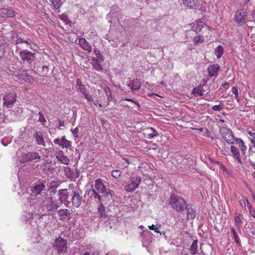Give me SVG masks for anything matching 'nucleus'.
<instances>
[{"instance_id": "f257e3e1", "label": "nucleus", "mask_w": 255, "mask_h": 255, "mask_svg": "<svg viewBox=\"0 0 255 255\" xmlns=\"http://www.w3.org/2000/svg\"><path fill=\"white\" fill-rule=\"evenodd\" d=\"M58 195L61 202L68 206L70 204L76 208L80 206L83 200L82 191L79 189H61L58 191Z\"/></svg>"}, {"instance_id": "f03ea898", "label": "nucleus", "mask_w": 255, "mask_h": 255, "mask_svg": "<svg viewBox=\"0 0 255 255\" xmlns=\"http://www.w3.org/2000/svg\"><path fill=\"white\" fill-rule=\"evenodd\" d=\"M39 206L34 212L40 215H52L59 206L51 198L43 196L37 198Z\"/></svg>"}, {"instance_id": "7ed1b4c3", "label": "nucleus", "mask_w": 255, "mask_h": 255, "mask_svg": "<svg viewBox=\"0 0 255 255\" xmlns=\"http://www.w3.org/2000/svg\"><path fill=\"white\" fill-rule=\"evenodd\" d=\"M168 204L176 212L182 213L185 211L187 203L182 197L172 193L168 199Z\"/></svg>"}, {"instance_id": "20e7f679", "label": "nucleus", "mask_w": 255, "mask_h": 255, "mask_svg": "<svg viewBox=\"0 0 255 255\" xmlns=\"http://www.w3.org/2000/svg\"><path fill=\"white\" fill-rule=\"evenodd\" d=\"M40 160L41 156L39 153L36 151H30L23 153L21 156L20 162L21 163H26L30 161L37 162L40 161Z\"/></svg>"}, {"instance_id": "39448f33", "label": "nucleus", "mask_w": 255, "mask_h": 255, "mask_svg": "<svg viewBox=\"0 0 255 255\" xmlns=\"http://www.w3.org/2000/svg\"><path fill=\"white\" fill-rule=\"evenodd\" d=\"M53 247L58 254L61 255L67 252L68 247L67 241L59 237L55 239L53 244Z\"/></svg>"}, {"instance_id": "423d86ee", "label": "nucleus", "mask_w": 255, "mask_h": 255, "mask_svg": "<svg viewBox=\"0 0 255 255\" xmlns=\"http://www.w3.org/2000/svg\"><path fill=\"white\" fill-rule=\"evenodd\" d=\"M220 132L224 140L230 144H234L236 138L235 137L231 130L226 127H222L220 128Z\"/></svg>"}, {"instance_id": "0eeeda50", "label": "nucleus", "mask_w": 255, "mask_h": 255, "mask_svg": "<svg viewBox=\"0 0 255 255\" xmlns=\"http://www.w3.org/2000/svg\"><path fill=\"white\" fill-rule=\"evenodd\" d=\"M17 99L15 93H7L3 96V107L7 109L12 107Z\"/></svg>"}, {"instance_id": "6e6552de", "label": "nucleus", "mask_w": 255, "mask_h": 255, "mask_svg": "<svg viewBox=\"0 0 255 255\" xmlns=\"http://www.w3.org/2000/svg\"><path fill=\"white\" fill-rule=\"evenodd\" d=\"M141 179L140 176H133L129 183L125 186V190L128 192H133L139 185Z\"/></svg>"}, {"instance_id": "1a4fd4ad", "label": "nucleus", "mask_w": 255, "mask_h": 255, "mask_svg": "<svg viewBox=\"0 0 255 255\" xmlns=\"http://www.w3.org/2000/svg\"><path fill=\"white\" fill-rule=\"evenodd\" d=\"M19 54L21 60L24 62H27L31 64L35 59V53H32L27 50H23L19 52Z\"/></svg>"}, {"instance_id": "9d476101", "label": "nucleus", "mask_w": 255, "mask_h": 255, "mask_svg": "<svg viewBox=\"0 0 255 255\" xmlns=\"http://www.w3.org/2000/svg\"><path fill=\"white\" fill-rule=\"evenodd\" d=\"M246 16L247 11L246 10L241 9L237 11L235 16V20L238 26H242L245 23Z\"/></svg>"}, {"instance_id": "9b49d317", "label": "nucleus", "mask_w": 255, "mask_h": 255, "mask_svg": "<svg viewBox=\"0 0 255 255\" xmlns=\"http://www.w3.org/2000/svg\"><path fill=\"white\" fill-rule=\"evenodd\" d=\"M152 235L151 233L148 230L144 231L140 234V237L141 238V241L143 247H147L149 245V244L151 242Z\"/></svg>"}, {"instance_id": "f8f14e48", "label": "nucleus", "mask_w": 255, "mask_h": 255, "mask_svg": "<svg viewBox=\"0 0 255 255\" xmlns=\"http://www.w3.org/2000/svg\"><path fill=\"white\" fill-rule=\"evenodd\" d=\"M45 188V184L43 182H39L38 183H35V184L30 188V191L32 195L37 196L40 194L41 192L43 191Z\"/></svg>"}, {"instance_id": "ddd939ff", "label": "nucleus", "mask_w": 255, "mask_h": 255, "mask_svg": "<svg viewBox=\"0 0 255 255\" xmlns=\"http://www.w3.org/2000/svg\"><path fill=\"white\" fill-rule=\"evenodd\" d=\"M16 13L13 9L8 8H0V16L4 18H11L15 16Z\"/></svg>"}, {"instance_id": "4468645a", "label": "nucleus", "mask_w": 255, "mask_h": 255, "mask_svg": "<svg viewBox=\"0 0 255 255\" xmlns=\"http://www.w3.org/2000/svg\"><path fill=\"white\" fill-rule=\"evenodd\" d=\"M15 42L16 44L24 43H26L28 46H29V48L31 49H34L35 47L37 46L35 44V43L30 38L25 39L24 38L16 37V40H15Z\"/></svg>"}, {"instance_id": "2eb2a0df", "label": "nucleus", "mask_w": 255, "mask_h": 255, "mask_svg": "<svg viewBox=\"0 0 255 255\" xmlns=\"http://www.w3.org/2000/svg\"><path fill=\"white\" fill-rule=\"evenodd\" d=\"M78 44L84 50L91 52L92 51V47L90 43L84 38L79 39Z\"/></svg>"}, {"instance_id": "dca6fc26", "label": "nucleus", "mask_w": 255, "mask_h": 255, "mask_svg": "<svg viewBox=\"0 0 255 255\" xmlns=\"http://www.w3.org/2000/svg\"><path fill=\"white\" fill-rule=\"evenodd\" d=\"M95 189L98 193H103L106 191V187L101 179L98 178L95 180Z\"/></svg>"}, {"instance_id": "f3484780", "label": "nucleus", "mask_w": 255, "mask_h": 255, "mask_svg": "<svg viewBox=\"0 0 255 255\" xmlns=\"http://www.w3.org/2000/svg\"><path fill=\"white\" fill-rule=\"evenodd\" d=\"M56 157L60 162L63 164L68 165L69 160L68 157L64 155L63 151L58 150L56 152Z\"/></svg>"}, {"instance_id": "a211bd4d", "label": "nucleus", "mask_w": 255, "mask_h": 255, "mask_svg": "<svg viewBox=\"0 0 255 255\" xmlns=\"http://www.w3.org/2000/svg\"><path fill=\"white\" fill-rule=\"evenodd\" d=\"M60 219L64 221H68L70 219V214L69 210L67 209H61L58 211Z\"/></svg>"}, {"instance_id": "6ab92c4d", "label": "nucleus", "mask_w": 255, "mask_h": 255, "mask_svg": "<svg viewBox=\"0 0 255 255\" xmlns=\"http://www.w3.org/2000/svg\"><path fill=\"white\" fill-rule=\"evenodd\" d=\"M185 210L187 211V219L190 220L195 218L196 212L195 209L193 208L192 206L186 204V207L185 208Z\"/></svg>"}, {"instance_id": "aec40b11", "label": "nucleus", "mask_w": 255, "mask_h": 255, "mask_svg": "<svg viewBox=\"0 0 255 255\" xmlns=\"http://www.w3.org/2000/svg\"><path fill=\"white\" fill-rule=\"evenodd\" d=\"M33 137L35 138L38 145H42L44 147L46 146V144L43 137V134L41 132L35 131L34 133Z\"/></svg>"}, {"instance_id": "412c9836", "label": "nucleus", "mask_w": 255, "mask_h": 255, "mask_svg": "<svg viewBox=\"0 0 255 255\" xmlns=\"http://www.w3.org/2000/svg\"><path fill=\"white\" fill-rule=\"evenodd\" d=\"M220 67L219 65L218 64H214L210 66L208 69L207 71L209 73V75L210 77L213 76H217L218 73L219 71Z\"/></svg>"}, {"instance_id": "4be33fe9", "label": "nucleus", "mask_w": 255, "mask_h": 255, "mask_svg": "<svg viewBox=\"0 0 255 255\" xmlns=\"http://www.w3.org/2000/svg\"><path fill=\"white\" fill-rule=\"evenodd\" d=\"M128 86L132 90H137L140 88L141 84L139 80L137 78L130 81L128 84Z\"/></svg>"}, {"instance_id": "5701e85b", "label": "nucleus", "mask_w": 255, "mask_h": 255, "mask_svg": "<svg viewBox=\"0 0 255 255\" xmlns=\"http://www.w3.org/2000/svg\"><path fill=\"white\" fill-rule=\"evenodd\" d=\"M98 193L94 188L90 189L88 192V195L91 198L95 200L97 203H101L102 202L101 197Z\"/></svg>"}, {"instance_id": "b1692460", "label": "nucleus", "mask_w": 255, "mask_h": 255, "mask_svg": "<svg viewBox=\"0 0 255 255\" xmlns=\"http://www.w3.org/2000/svg\"><path fill=\"white\" fill-rule=\"evenodd\" d=\"M98 212L99 214V218L102 220H107L108 218V215L106 212L105 206L102 203H101L98 208Z\"/></svg>"}, {"instance_id": "393cba45", "label": "nucleus", "mask_w": 255, "mask_h": 255, "mask_svg": "<svg viewBox=\"0 0 255 255\" xmlns=\"http://www.w3.org/2000/svg\"><path fill=\"white\" fill-rule=\"evenodd\" d=\"M231 151L233 154L234 158H235L240 163L242 164L240 151L238 147L234 145H231Z\"/></svg>"}, {"instance_id": "a878e982", "label": "nucleus", "mask_w": 255, "mask_h": 255, "mask_svg": "<svg viewBox=\"0 0 255 255\" xmlns=\"http://www.w3.org/2000/svg\"><path fill=\"white\" fill-rule=\"evenodd\" d=\"M235 141H236V143L238 144V146L241 150L242 155H245L247 149V147L245 144L244 141L242 139L239 138H236Z\"/></svg>"}, {"instance_id": "bb28decb", "label": "nucleus", "mask_w": 255, "mask_h": 255, "mask_svg": "<svg viewBox=\"0 0 255 255\" xmlns=\"http://www.w3.org/2000/svg\"><path fill=\"white\" fill-rule=\"evenodd\" d=\"M10 116V117L9 118H7L6 117L4 118L3 120L4 123L8 122H15L18 120L20 118L19 113H15L14 110L11 111Z\"/></svg>"}, {"instance_id": "cd10ccee", "label": "nucleus", "mask_w": 255, "mask_h": 255, "mask_svg": "<svg viewBox=\"0 0 255 255\" xmlns=\"http://www.w3.org/2000/svg\"><path fill=\"white\" fill-rule=\"evenodd\" d=\"M243 214H238L236 213L235 215V221L236 223V226L238 231H240L241 230V228L242 225L243 224Z\"/></svg>"}, {"instance_id": "c85d7f7f", "label": "nucleus", "mask_w": 255, "mask_h": 255, "mask_svg": "<svg viewBox=\"0 0 255 255\" xmlns=\"http://www.w3.org/2000/svg\"><path fill=\"white\" fill-rule=\"evenodd\" d=\"M184 4L189 7L193 9H197L199 6L198 0H182Z\"/></svg>"}, {"instance_id": "c756f323", "label": "nucleus", "mask_w": 255, "mask_h": 255, "mask_svg": "<svg viewBox=\"0 0 255 255\" xmlns=\"http://www.w3.org/2000/svg\"><path fill=\"white\" fill-rule=\"evenodd\" d=\"M204 23L203 22L201 21H197L196 24H194V26L192 27V28L193 30L196 32L200 31L203 28L206 29L208 28L206 25H205L204 26Z\"/></svg>"}, {"instance_id": "7c9ffc66", "label": "nucleus", "mask_w": 255, "mask_h": 255, "mask_svg": "<svg viewBox=\"0 0 255 255\" xmlns=\"http://www.w3.org/2000/svg\"><path fill=\"white\" fill-rule=\"evenodd\" d=\"M61 142H62V144H59V146H61L62 148H68L71 146V141L68 140L66 137L65 136H63L62 138L60 139Z\"/></svg>"}, {"instance_id": "2f4dec72", "label": "nucleus", "mask_w": 255, "mask_h": 255, "mask_svg": "<svg viewBox=\"0 0 255 255\" xmlns=\"http://www.w3.org/2000/svg\"><path fill=\"white\" fill-rule=\"evenodd\" d=\"M197 242V240H194L189 249L190 253L192 255H195L198 252Z\"/></svg>"}, {"instance_id": "473e14b6", "label": "nucleus", "mask_w": 255, "mask_h": 255, "mask_svg": "<svg viewBox=\"0 0 255 255\" xmlns=\"http://www.w3.org/2000/svg\"><path fill=\"white\" fill-rule=\"evenodd\" d=\"M76 88L77 90H79L82 94L87 91V89L85 86L81 83L80 79H77L76 81Z\"/></svg>"}, {"instance_id": "72a5a7b5", "label": "nucleus", "mask_w": 255, "mask_h": 255, "mask_svg": "<svg viewBox=\"0 0 255 255\" xmlns=\"http://www.w3.org/2000/svg\"><path fill=\"white\" fill-rule=\"evenodd\" d=\"M104 194V196L108 198L107 200H110L111 198H113L114 196L115 195V192L114 191L107 189L106 191L103 193Z\"/></svg>"}, {"instance_id": "f704fd0d", "label": "nucleus", "mask_w": 255, "mask_h": 255, "mask_svg": "<svg viewBox=\"0 0 255 255\" xmlns=\"http://www.w3.org/2000/svg\"><path fill=\"white\" fill-rule=\"evenodd\" d=\"M231 231L232 233L233 234L234 236V240L235 241L236 243L238 246H241V243H240V239L239 237L238 236L237 233L236 232L235 229L234 228H231Z\"/></svg>"}, {"instance_id": "c9c22d12", "label": "nucleus", "mask_w": 255, "mask_h": 255, "mask_svg": "<svg viewBox=\"0 0 255 255\" xmlns=\"http://www.w3.org/2000/svg\"><path fill=\"white\" fill-rule=\"evenodd\" d=\"M224 49L223 47L221 45L218 46L215 49V54L216 56H217V58H220L223 53Z\"/></svg>"}, {"instance_id": "e433bc0d", "label": "nucleus", "mask_w": 255, "mask_h": 255, "mask_svg": "<svg viewBox=\"0 0 255 255\" xmlns=\"http://www.w3.org/2000/svg\"><path fill=\"white\" fill-rule=\"evenodd\" d=\"M92 60L93 62L92 65H93V66L94 67V68L98 71L102 70V68L100 64L99 63L97 58H95V57H93L92 58Z\"/></svg>"}, {"instance_id": "4c0bfd02", "label": "nucleus", "mask_w": 255, "mask_h": 255, "mask_svg": "<svg viewBox=\"0 0 255 255\" xmlns=\"http://www.w3.org/2000/svg\"><path fill=\"white\" fill-rule=\"evenodd\" d=\"M64 170L67 177L69 178H72L73 177V171L70 168L65 167Z\"/></svg>"}, {"instance_id": "58836bf2", "label": "nucleus", "mask_w": 255, "mask_h": 255, "mask_svg": "<svg viewBox=\"0 0 255 255\" xmlns=\"http://www.w3.org/2000/svg\"><path fill=\"white\" fill-rule=\"evenodd\" d=\"M60 18L66 24H69L71 23V20L68 16L65 14H62L60 15Z\"/></svg>"}, {"instance_id": "ea45409f", "label": "nucleus", "mask_w": 255, "mask_h": 255, "mask_svg": "<svg viewBox=\"0 0 255 255\" xmlns=\"http://www.w3.org/2000/svg\"><path fill=\"white\" fill-rule=\"evenodd\" d=\"M22 75H23V79L25 81L29 83H32L34 81L33 78L31 76L28 75L27 73L25 72L23 74H22Z\"/></svg>"}, {"instance_id": "a19ab883", "label": "nucleus", "mask_w": 255, "mask_h": 255, "mask_svg": "<svg viewBox=\"0 0 255 255\" xmlns=\"http://www.w3.org/2000/svg\"><path fill=\"white\" fill-rule=\"evenodd\" d=\"M193 42L195 44L203 43L204 42V37L202 35L195 36L193 38Z\"/></svg>"}, {"instance_id": "79ce46f5", "label": "nucleus", "mask_w": 255, "mask_h": 255, "mask_svg": "<svg viewBox=\"0 0 255 255\" xmlns=\"http://www.w3.org/2000/svg\"><path fill=\"white\" fill-rule=\"evenodd\" d=\"M122 171L120 170H115L112 171V176L115 178H119L121 175Z\"/></svg>"}, {"instance_id": "37998d69", "label": "nucleus", "mask_w": 255, "mask_h": 255, "mask_svg": "<svg viewBox=\"0 0 255 255\" xmlns=\"http://www.w3.org/2000/svg\"><path fill=\"white\" fill-rule=\"evenodd\" d=\"M150 129L152 131V132L151 133H149L148 134V137L149 138H153L154 137H156L157 136L159 135V134L157 133V132L154 129L152 128H150Z\"/></svg>"}, {"instance_id": "c03bdc74", "label": "nucleus", "mask_w": 255, "mask_h": 255, "mask_svg": "<svg viewBox=\"0 0 255 255\" xmlns=\"http://www.w3.org/2000/svg\"><path fill=\"white\" fill-rule=\"evenodd\" d=\"M203 89L202 87H200L194 88L193 92L194 94H197L200 96H202L203 95Z\"/></svg>"}, {"instance_id": "a18cd8bd", "label": "nucleus", "mask_w": 255, "mask_h": 255, "mask_svg": "<svg viewBox=\"0 0 255 255\" xmlns=\"http://www.w3.org/2000/svg\"><path fill=\"white\" fill-rule=\"evenodd\" d=\"M52 3L55 8H59L61 5V0H52Z\"/></svg>"}, {"instance_id": "49530a36", "label": "nucleus", "mask_w": 255, "mask_h": 255, "mask_svg": "<svg viewBox=\"0 0 255 255\" xmlns=\"http://www.w3.org/2000/svg\"><path fill=\"white\" fill-rule=\"evenodd\" d=\"M83 95H84V98L87 99L88 101H90V102H93V97H92V96L90 94H89V93H87V92H85L83 94Z\"/></svg>"}, {"instance_id": "de8ad7c7", "label": "nucleus", "mask_w": 255, "mask_h": 255, "mask_svg": "<svg viewBox=\"0 0 255 255\" xmlns=\"http://www.w3.org/2000/svg\"><path fill=\"white\" fill-rule=\"evenodd\" d=\"M148 227L149 229V230L154 231L155 233H160V231L158 230V228L156 227V226L152 225L151 226H148Z\"/></svg>"}, {"instance_id": "09e8293b", "label": "nucleus", "mask_w": 255, "mask_h": 255, "mask_svg": "<svg viewBox=\"0 0 255 255\" xmlns=\"http://www.w3.org/2000/svg\"><path fill=\"white\" fill-rule=\"evenodd\" d=\"M232 93L235 95V98L237 100H238V90L235 87H233L232 89Z\"/></svg>"}, {"instance_id": "8fccbe9b", "label": "nucleus", "mask_w": 255, "mask_h": 255, "mask_svg": "<svg viewBox=\"0 0 255 255\" xmlns=\"http://www.w3.org/2000/svg\"><path fill=\"white\" fill-rule=\"evenodd\" d=\"M38 115L39 116L38 121L41 123H44L46 122V120L44 116H43L42 113L41 112H39L38 113Z\"/></svg>"}, {"instance_id": "3c124183", "label": "nucleus", "mask_w": 255, "mask_h": 255, "mask_svg": "<svg viewBox=\"0 0 255 255\" xmlns=\"http://www.w3.org/2000/svg\"><path fill=\"white\" fill-rule=\"evenodd\" d=\"M79 130L78 128H76L72 130V133L74 137H79Z\"/></svg>"}, {"instance_id": "603ef678", "label": "nucleus", "mask_w": 255, "mask_h": 255, "mask_svg": "<svg viewBox=\"0 0 255 255\" xmlns=\"http://www.w3.org/2000/svg\"><path fill=\"white\" fill-rule=\"evenodd\" d=\"M239 203L243 208H245L246 206V199H243L239 201Z\"/></svg>"}, {"instance_id": "864d4df0", "label": "nucleus", "mask_w": 255, "mask_h": 255, "mask_svg": "<svg viewBox=\"0 0 255 255\" xmlns=\"http://www.w3.org/2000/svg\"><path fill=\"white\" fill-rule=\"evenodd\" d=\"M125 100L127 101H129V102H132L134 104H135L138 108L140 107V105L139 104L136 102V101H134L133 99H128V98H126L125 99Z\"/></svg>"}, {"instance_id": "5fc2aeb1", "label": "nucleus", "mask_w": 255, "mask_h": 255, "mask_svg": "<svg viewBox=\"0 0 255 255\" xmlns=\"http://www.w3.org/2000/svg\"><path fill=\"white\" fill-rule=\"evenodd\" d=\"M212 109L215 111H220L222 110V108L220 105H215L213 106Z\"/></svg>"}, {"instance_id": "6e6d98bb", "label": "nucleus", "mask_w": 255, "mask_h": 255, "mask_svg": "<svg viewBox=\"0 0 255 255\" xmlns=\"http://www.w3.org/2000/svg\"><path fill=\"white\" fill-rule=\"evenodd\" d=\"M94 53H95L96 56L97 57H98V55L100 54L101 51L100 50H99L98 49H97V48H94Z\"/></svg>"}, {"instance_id": "4d7b16f0", "label": "nucleus", "mask_w": 255, "mask_h": 255, "mask_svg": "<svg viewBox=\"0 0 255 255\" xmlns=\"http://www.w3.org/2000/svg\"><path fill=\"white\" fill-rule=\"evenodd\" d=\"M92 102L93 103L94 105L98 106L99 107H102V104H99L98 100H95V101L93 100V101Z\"/></svg>"}, {"instance_id": "13d9d810", "label": "nucleus", "mask_w": 255, "mask_h": 255, "mask_svg": "<svg viewBox=\"0 0 255 255\" xmlns=\"http://www.w3.org/2000/svg\"><path fill=\"white\" fill-rule=\"evenodd\" d=\"M53 142L55 144H58L59 145V144H62V142H61V140L59 138H56V139H55L54 140H53Z\"/></svg>"}, {"instance_id": "bf43d9fd", "label": "nucleus", "mask_w": 255, "mask_h": 255, "mask_svg": "<svg viewBox=\"0 0 255 255\" xmlns=\"http://www.w3.org/2000/svg\"><path fill=\"white\" fill-rule=\"evenodd\" d=\"M249 212H250L251 216L255 218V211L254 209H253V210L250 211Z\"/></svg>"}, {"instance_id": "052dcab7", "label": "nucleus", "mask_w": 255, "mask_h": 255, "mask_svg": "<svg viewBox=\"0 0 255 255\" xmlns=\"http://www.w3.org/2000/svg\"><path fill=\"white\" fill-rule=\"evenodd\" d=\"M42 69L43 71H44L45 70H46V72H48V67L45 65V66H42Z\"/></svg>"}, {"instance_id": "680f3d73", "label": "nucleus", "mask_w": 255, "mask_h": 255, "mask_svg": "<svg viewBox=\"0 0 255 255\" xmlns=\"http://www.w3.org/2000/svg\"><path fill=\"white\" fill-rule=\"evenodd\" d=\"M251 234L253 236H255V228H252V231H251Z\"/></svg>"}, {"instance_id": "e2e57ef3", "label": "nucleus", "mask_w": 255, "mask_h": 255, "mask_svg": "<svg viewBox=\"0 0 255 255\" xmlns=\"http://www.w3.org/2000/svg\"><path fill=\"white\" fill-rule=\"evenodd\" d=\"M251 142L253 146L255 147V137H254V139L251 140Z\"/></svg>"}, {"instance_id": "0e129e2a", "label": "nucleus", "mask_w": 255, "mask_h": 255, "mask_svg": "<svg viewBox=\"0 0 255 255\" xmlns=\"http://www.w3.org/2000/svg\"><path fill=\"white\" fill-rule=\"evenodd\" d=\"M252 18H253L255 21V11H254L252 12Z\"/></svg>"}, {"instance_id": "69168bd1", "label": "nucleus", "mask_w": 255, "mask_h": 255, "mask_svg": "<svg viewBox=\"0 0 255 255\" xmlns=\"http://www.w3.org/2000/svg\"><path fill=\"white\" fill-rule=\"evenodd\" d=\"M64 121H59V126H64Z\"/></svg>"}, {"instance_id": "338daca9", "label": "nucleus", "mask_w": 255, "mask_h": 255, "mask_svg": "<svg viewBox=\"0 0 255 255\" xmlns=\"http://www.w3.org/2000/svg\"><path fill=\"white\" fill-rule=\"evenodd\" d=\"M251 164L253 167L254 169H255V163L254 162H251Z\"/></svg>"}, {"instance_id": "774afa93", "label": "nucleus", "mask_w": 255, "mask_h": 255, "mask_svg": "<svg viewBox=\"0 0 255 255\" xmlns=\"http://www.w3.org/2000/svg\"><path fill=\"white\" fill-rule=\"evenodd\" d=\"M248 207V208L249 209V211L253 209V208H252V205H250Z\"/></svg>"}]
</instances>
